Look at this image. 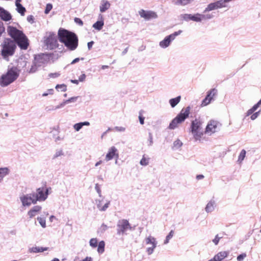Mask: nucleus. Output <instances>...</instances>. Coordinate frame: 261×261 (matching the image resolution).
Segmentation results:
<instances>
[{"instance_id":"obj_31","label":"nucleus","mask_w":261,"mask_h":261,"mask_svg":"<svg viewBox=\"0 0 261 261\" xmlns=\"http://www.w3.org/2000/svg\"><path fill=\"white\" fill-rule=\"evenodd\" d=\"M55 88L57 90L59 91L60 90L62 92H65L67 90V86L64 84H58L56 86Z\"/></svg>"},{"instance_id":"obj_60","label":"nucleus","mask_w":261,"mask_h":261,"mask_svg":"<svg viewBox=\"0 0 261 261\" xmlns=\"http://www.w3.org/2000/svg\"><path fill=\"white\" fill-rule=\"evenodd\" d=\"M48 94L53 95L54 94V90L53 89L48 90Z\"/></svg>"},{"instance_id":"obj_58","label":"nucleus","mask_w":261,"mask_h":261,"mask_svg":"<svg viewBox=\"0 0 261 261\" xmlns=\"http://www.w3.org/2000/svg\"><path fill=\"white\" fill-rule=\"evenodd\" d=\"M212 17H213L212 15L208 14V15H205V18H202V19H211L212 18Z\"/></svg>"},{"instance_id":"obj_48","label":"nucleus","mask_w":261,"mask_h":261,"mask_svg":"<svg viewBox=\"0 0 261 261\" xmlns=\"http://www.w3.org/2000/svg\"><path fill=\"white\" fill-rule=\"evenodd\" d=\"M261 105V101H258L256 104L254 105L251 109H252L253 111L255 112L257 108L259 107V106Z\"/></svg>"},{"instance_id":"obj_2","label":"nucleus","mask_w":261,"mask_h":261,"mask_svg":"<svg viewBox=\"0 0 261 261\" xmlns=\"http://www.w3.org/2000/svg\"><path fill=\"white\" fill-rule=\"evenodd\" d=\"M7 32L21 49L25 50L28 48L29 45L28 39L21 31L15 27L9 26L7 28Z\"/></svg>"},{"instance_id":"obj_17","label":"nucleus","mask_w":261,"mask_h":261,"mask_svg":"<svg viewBox=\"0 0 261 261\" xmlns=\"http://www.w3.org/2000/svg\"><path fill=\"white\" fill-rule=\"evenodd\" d=\"M229 254V252L226 251H220L216 254L214 257L208 261H222L227 257Z\"/></svg>"},{"instance_id":"obj_15","label":"nucleus","mask_w":261,"mask_h":261,"mask_svg":"<svg viewBox=\"0 0 261 261\" xmlns=\"http://www.w3.org/2000/svg\"><path fill=\"white\" fill-rule=\"evenodd\" d=\"M35 195L33 194L32 197L28 195H23L20 197V200L23 206H30L34 201Z\"/></svg>"},{"instance_id":"obj_21","label":"nucleus","mask_w":261,"mask_h":261,"mask_svg":"<svg viewBox=\"0 0 261 261\" xmlns=\"http://www.w3.org/2000/svg\"><path fill=\"white\" fill-rule=\"evenodd\" d=\"M110 7V4L108 1H102V3L100 6V11L101 12H104L106 10L109 9Z\"/></svg>"},{"instance_id":"obj_20","label":"nucleus","mask_w":261,"mask_h":261,"mask_svg":"<svg viewBox=\"0 0 261 261\" xmlns=\"http://www.w3.org/2000/svg\"><path fill=\"white\" fill-rule=\"evenodd\" d=\"M194 0H173L175 5L180 6H185L189 4Z\"/></svg>"},{"instance_id":"obj_36","label":"nucleus","mask_w":261,"mask_h":261,"mask_svg":"<svg viewBox=\"0 0 261 261\" xmlns=\"http://www.w3.org/2000/svg\"><path fill=\"white\" fill-rule=\"evenodd\" d=\"M110 204V202H107L103 206H101L100 204H98L97 205V207L100 211H105L108 207L109 205Z\"/></svg>"},{"instance_id":"obj_6","label":"nucleus","mask_w":261,"mask_h":261,"mask_svg":"<svg viewBox=\"0 0 261 261\" xmlns=\"http://www.w3.org/2000/svg\"><path fill=\"white\" fill-rule=\"evenodd\" d=\"M18 76V73L13 68L9 69L5 74H3L0 80V85L6 86L14 82Z\"/></svg>"},{"instance_id":"obj_5","label":"nucleus","mask_w":261,"mask_h":261,"mask_svg":"<svg viewBox=\"0 0 261 261\" xmlns=\"http://www.w3.org/2000/svg\"><path fill=\"white\" fill-rule=\"evenodd\" d=\"M2 55L4 58L12 56L16 48L15 43L10 39H6L3 44Z\"/></svg>"},{"instance_id":"obj_32","label":"nucleus","mask_w":261,"mask_h":261,"mask_svg":"<svg viewBox=\"0 0 261 261\" xmlns=\"http://www.w3.org/2000/svg\"><path fill=\"white\" fill-rule=\"evenodd\" d=\"M90 246L96 248L98 245V240L96 238H92L89 241Z\"/></svg>"},{"instance_id":"obj_52","label":"nucleus","mask_w":261,"mask_h":261,"mask_svg":"<svg viewBox=\"0 0 261 261\" xmlns=\"http://www.w3.org/2000/svg\"><path fill=\"white\" fill-rule=\"evenodd\" d=\"M95 189H96V191L97 192V193L99 194H100V193H101V190H100V187H99V186L98 184H96L95 185Z\"/></svg>"},{"instance_id":"obj_43","label":"nucleus","mask_w":261,"mask_h":261,"mask_svg":"<svg viewBox=\"0 0 261 261\" xmlns=\"http://www.w3.org/2000/svg\"><path fill=\"white\" fill-rule=\"evenodd\" d=\"M246 256L247 255L245 253H242L241 254L238 256L237 260L242 261Z\"/></svg>"},{"instance_id":"obj_34","label":"nucleus","mask_w":261,"mask_h":261,"mask_svg":"<svg viewBox=\"0 0 261 261\" xmlns=\"http://www.w3.org/2000/svg\"><path fill=\"white\" fill-rule=\"evenodd\" d=\"M174 232L173 230H171L168 235L166 237V239L164 241V244H166L168 243L169 240L173 237Z\"/></svg>"},{"instance_id":"obj_22","label":"nucleus","mask_w":261,"mask_h":261,"mask_svg":"<svg viewBox=\"0 0 261 261\" xmlns=\"http://www.w3.org/2000/svg\"><path fill=\"white\" fill-rule=\"evenodd\" d=\"M202 18H205V15L199 13H196L192 17V20L195 22H200Z\"/></svg>"},{"instance_id":"obj_59","label":"nucleus","mask_w":261,"mask_h":261,"mask_svg":"<svg viewBox=\"0 0 261 261\" xmlns=\"http://www.w3.org/2000/svg\"><path fill=\"white\" fill-rule=\"evenodd\" d=\"M79 60H80V59H79V58H75V59H74V60L72 61L71 64H74V63H76V62H79Z\"/></svg>"},{"instance_id":"obj_19","label":"nucleus","mask_w":261,"mask_h":261,"mask_svg":"<svg viewBox=\"0 0 261 261\" xmlns=\"http://www.w3.org/2000/svg\"><path fill=\"white\" fill-rule=\"evenodd\" d=\"M42 207L39 205L33 206L28 213L30 218H32L35 216L37 213L41 211Z\"/></svg>"},{"instance_id":"obj_64","label":"nucleus","mask_w":261,"mask_h":261,"mask_svg":"<svg viewBox=\"0 0 261 261\" xmlns=\"http://www.w3.org/2000/svg\"><path fill=\"white\" fill-rule=\"evenodd\" d=\"M101 68L102 69H105L106 68H108L109 66L108 65H102Z\"/></svg>"},{"instance_id":"obj_47","label":"nucleus","mask_w":261,"mask_h":261,"mask_svg":"<svg viewBox=\"0 0 261 261\" xmlns=\"http://www.w3.org/2000/svg\"><path fill=\"white\" fill-rule=\"evenodd\" d=\"M5 31V28L4 27L3 22L0 20V36Z\"/></svg>"},{"instance_id":"obj_44","label":"nucleus","mask_w":261,"mask_h":261,"mask_svg":"<svg viewBox=\"0 0 261 261\" xmlns=\"http://www.w3.org/2000/svg\"><path fill=\"white\" fill-rule=\"evenodd\" d=\"M60 75V73L59 72H55V73H50L48 74V76L50 78H57L59 77Z\"/></svg>"},{"instance_id":"obj_63","label":"nucleus","mask_w":261,"mask_h":261,"mask_svg":"<svg viewBox=\"0 0 261 261\" xmlns=\"http://www.w3.org/2000/svg\"><path fill=\"white\" fill-rule=\"evenodd\" d=\"M27 19L29 21H30L31 20H33V16L31 15L29 16L28 17Z\"/></svg>"},{"instance_id":"obj_51","label":"nucleus","mask_w":261,"mask_h":261,"mask_svg":"<svg viewBox=\"0 0 261 261\" xmlns=\"http://www.w3.org/2000/svg\"><path fill=\"white\" fill-rule=\"evenodd\" d=\"M86 78V75L85 74H82L79 78V81L80 82H83Z\"/></svg>"},{"instance_id":"obj_57","label":"nucleus","mask_w":261,"mask_h":261,"mask_svg":"<svg viewBox=\"0 0 261 261\" xmlns=\"http://www.w3.org/2000/svg\"><path fill=\"white\" fill-rule=\"evenodd\" d=\"M204 178V176H203V175H201V174H200V175H197V176H196V178H197V179H198V180L201 179H202V178Z\"/></svg>"},{"instance_id":"obj_1","label":"nucleus","mask_w":261,"mask_h":261,"mask_svg":"<svg viewBox=\"0 0 261 261\" xmlns=\"http://www.w3.org/2000/svg\"><path fill=\"white\" fill-rule=\"evenodd\" d=\"M59 41L70 50H75L78 46V38L76 35L71 32L64 29L58 31Z\"/></svg>"},{"instance_id":"obj_40","label":"nucleus","mask_w":261,"mask_h":261,"mask_svg":"<svg viewBox=\"0 0 261 261\" xmlns=\"http://www.w3.org/2000/svg\"><path fill=\"white\" fill-rule=\"evenodd\" d=\"M223 237V235H222L221 236H219V234H217L215 238L213 240V243L216 245H218L220 239L222 238Z\"/></svg>"},{"instance_id":"obj_3","label":"nucleus","mask_w":261,"mask_h":261,"mask_svg":"<svg viewBox=\"0 0 261 261\" xmlns=\"http://www.w3.org/2000/svg\"><path fill=\"white\" fill-rule=\"evenodd\" d=\"M191 109V108L190 106L182 108L176 117L172 120L169 124V128L174 129L178 126L179 124L184 122L189 117Z\"/></svg>"},{"instance_id":"obj_18","label":"nucleus","mask_w":261,"mask_h":261,"mask_svg":"<svg viewBox=\"0 0 261 261\" xmlns=\"http://www.w3.org/2000/svg\"><path fill=\"white\" fill-rule=\"evenodd\" d=\"M0 17L4 21H9L12 18L11 14L1 7H0Z\"/></svg>"},{"instance_id":"obj_37","label":"nucleus","mask_w":261,"mask_h":261,"mask_svg":"<svg viewBox=\"0 0 261 261\" xmlns=\"http://www.w3.org/2000/svg\"><path fill=\"white\" fill-rule=\"evenodd\" d=\"M37 69V66L36 62H33L31 65V67L29 71V73H34Z\"/></svg>"},{"instance_id":"obj_49","label":"nucleus","mask_w":261,"mask_h":261,"mask_svg":"<svg viewBox=\"0 0 261 261\" xmlns=\"http://www.w3.org/2000/svg\"><path fill=\"white\" fill-rule=\"evenodd\" d=\"M74 21L79 24L80 25H83V21L79 18L75 17L74 18Z\"/></svg>"},{"instance_id":"obj_56","label":"nucleus","mask_w":261,"mask_h":261,"mask_svg":"<svg viewBox=\"0 0 261 261\" xmlns=\"http://www.w3.org/2000/svg\"><path fill=\"white\" fill-rule=\"evenodd\" d=\"M92 258L91 257H86L85 259H83L82 261H92Z\"/></svg>"},{"instance_id":"obj_39","label":"nucleus","mask_w":261,"mask_h":261,"mask_svg":"<svg viewBox=\"0 0 261 261\" xmlns=\"http://www.w3.org/2000/svg\"><path fill=\"white\" fill-rule=\"evenodd\" d=\"M37 220H38L40 224L41 225V226L43 228L46 227V221L45 220L41 217H38L37 218Z\"/></svg>"},{"instance_id":"obj_38","label":"nucleus","mask_w":261,"mask_h":261,"mask_svg":"<svg viewBox=\"0 0 261 261\" xmlns=\"http://www.w3.org/2000/svg\"><path fill=\"white\" fill-rule=\"evenodd\" d=\"M144 111L143 110H141L139 112V119L140 121V123L141 124H143L144 123V117L143 116V113Z\"/></svg>"},{"instance_id":"obj_10","label":"nucleus","mask_w":261,"mask_h":261,"mask_svg":"<svg viewBox=\"0 0 261 261\" xmlns=\"http://www.w3.org/2000/svg\"><path fill=\"white\" fill-rule=\"evenodd\" d=\"M182 32V31L179 30L177 32H175L174 33L166 36L165 39L160 42V45L163 47L165 48L168 47L172 40H173L175 37L179 35Z\"/></svg>"},{"instance_id":"obj_24","label":"nucleus","mask_w":261,"mask_h":261,"mask_svg":"<svg viewBox=\"0 0 261 261\" xmlns=\"http://www.w3.org/2000/svg\"><path fill=\"white\" fill-rule=\"evenodd\" d=\"M15 5L17 7V11L21 15H24L26 11L25 8L21 5L20 3H15Z\"/></svg>"},{"instance_id":"obj_23","label":"nucleus","mask_w":261,"mask_h":261,"mask_svg":"<svg viewBox=\"0 0 261 261\" xmlns=\"http://www.w3.org/2000/svg\"><path fill=\"white\" fill-rule=\"evenodd\" d=\"M181 96H178L175 98L170 99L169 103L172 108L175 107L180 101Z\"/></svg>"},{"instance_id":"obj_45","label":"nucleus","mask_w":261,"mask_h":261,"mask_svg":"<svg viewBox=\"0 0 261 261\" xmlns=\"http://www.w3.org/2000/svg\"><path fill=\"white\" fill-rule=\"evenodd\" d=\"M74 128L76 130V131H79L80 130V129L83 127V125L82 124V122L81 123H76L74 125Z\"/></svg>"},{"instance_id":"obj_54","label":"nucleus","mask_w":261,"mask_h":261,"mask_svg":"<svg viewBox=\"0 0 261 261\" xmlns=\"http://www.w3.org/2000/svg\"><path fill=\"white\" fill-rule=\"evenodd\" d=\"M76 99V97H71L69 98V99L67 100L65 102H73Z\"/></svg>"},{"instance_id":"obj_29","label":"nucleus","mask_w":261,"mask_h":261,"mask_svg":"<svg viewBox=\"0 0 261 261\" xmlns=\"http://www.w3.org/2000/svg\"><path fill=\"white\" fill-rule=\"evenodd\" d=\"M150 158L146 156L145 155H143L142 159L140 162V164L142 166H147L148 165L149 162Z\"/></svg>"},{"instance_id":"obj_33","label":"nucleus","mask_w":261,"mask_h":261,"mask_svg":"<svg viewBox=\"0 0 261 261\" xmlns=\"http://www.w3.org/2000/svg\"><path fill=\"white\" fill-rule=\"evenodd\" d=\"M210 97V94H207L205 98L202 100L201 106L202 107H204L208 105L211 102V100L208 99V97Z\"/></svg>"},{"instance_id":"obj_25","label":"nucleus","mask_w":261,"mask_h":261,"mask_svg":"<svg viewBox=\"0 0 261 261\" xmlns=\"http://www.w3.org/2000/svg\"><path fill=\"white\" fill-rule=\"evenodd\" d=\"M48 250V247H35L31 248V252L34 253L42 252Z\"/></svg>"},{"instance_id":"obj_14","label":"nucleus","mask_w":261,"mask_h":261,"mask_svg":"<svg viewBox=\"0 0 261 261\" xmlns=\"http://www.w3.org/2000/svg\"><path fill=\"white\" fill-rule=\"evenodd\" d=\"M140 16L146 20L156 18L158 17L156 13L152 11H145L141 9L139 11Z\"/></svg>"},{"instance_id":"obj_42","label":"nucleus","mask_w":261,"mask_h":261,"mask_svg":"<svg viewBox=\"0 0 261 261\" xmlns=\"http://www.w3.org/2000/svg\"><path fill=\"white\" fill-rule=\"evenodd\" d=\"M53 8V6L50 4H47L46 6V8L44 11L45 14H48Z\"/></svg>"},{"instance_id":"obj_27","label":"nucleus","mask_w":261,"mask_h":261,"mask_svg":"<svg viewBox=\"0 0 261 261\" xmlns=\"http://www.w3.org/2000/svg\"><path fill=\"white\" fill-rule=\"evenodd\" d=\"M103 25H104V22H103V20L97 21L95 23L93 24V27L94 29L99 31L102 29Z\"/></svg>"},{"instance_id":"obj_16","label":"nucleus","mask_w":261,"mask_h":261,"mask_svg":"<svg viewBox=\"0 0 261 261\" xmlns=\"http://www.w3.org/2000/svg\"><path fill=\"white\" fill-rule=\"evenodd\" d=\"M146 243L147 244H150L152 245L151 247L148 248L147 249L148 254H151L156 246L155 239L154 238L150 236L146 238Z\"/></svg>"},{"instance_id":"obj_30","label":"nucleus","mask_w":261,"mask_h":261,"mask_svg":"<svg viewBox=\"0 0 261 261\" xmlns=\"http://www.w3.org/2000/svg\"><path fill=\"white\" fill-rule=\"evenodd\" d=\"M217 92V90L215 88L212 89L208 91L207 93V94H210V97H208V99L211 101L213 99L214 96L216 95Z\"/></svg>"},{"instance_id":"obj_28","label":"nucleus","mask_w":261,"mask_h":261,"mask_svg":"<svg viewBox=\"0 0 261 261\" xmlns=\"http://www.w3.org/2000/svg\"><path fill=\"white\" fill-rule=\"evenodd\" d=\"M97 251L99 253H102L105 251V243L103 241H101L98 244Z\"/></svg>"},{"instance_id":"obj_53","label":"nucleus","mask_w":261,"mask_h":261,"mask_svg":"<svg viewBox=\"0 0 261 261\" xmlns=\"http://www.w3.org/2000/svg\"><path fill=\"white\" fill-rule=\"evenodd\" d=\"M254 112L253 111L252 109L251 108L250 109L248 110L246 113V116H248L251 114H252Z\"/></svg>"},{"instance_id":"obj_26","label":"nucleus","mask_w":261,"mask_h":261,"mask_svg":"<svg viewBox=\"0 0 261 261\" xmlns=\"http://www.w3.org/2000/svg\"><path fill=\"white\" fill-rule=\"evenodd\" d=\"M215 204L214 201H210L205 207V211L208 213L213 211L214 208Z\"/></svg>"},{"instance_id":"obj_8","label":"nucleus","mask_w":261,"mask_h":261,"mask_svg":"<svg viewBox=\"0 0 261 261\" xmlns=\"http://www.w3.org/2000/svg\"><path fill=\"white\" fill-rule=\"evenodd\" d=\"M220 125L221 124L218 121L211 120L206 126L205 134L211 135L218 132Z\"/></svg>"},{"instance_id":"obj_9","label":"nucleus","mask_w":261,"mask_h":261,"mask_svg":"<svg viewBox=\"0 0 261 261\" xmlns=\"http://www.w3.org/2000/svg\"><path fill=\"white\" fill-rule=\"evenodd\" d=\"M117 232L120 234H123L127 230H132V227L128 222V221L126 219H122L119 220L117 224Z\"/></svg>"},{"instance_id":"obj_62","label":"nucleus","mask_w":261,"mask_h":261,"mask_svg":"<svg viewBox=\"0 0 261 261\" xmlns=\"http://www.w3.org/2000/svg\"><path fill=\"white\" fill-rule=\"evenodd\" d=\"M79 80H71V82L72 83H74V84H78L79 83Z\"/></svg>"},{"instance_id":"obj_12","label":"nucleus","mask_w":261,"mask_h":261,"mask_svg":"<svg viewBox=\"0 0 261 261\" xmlns=\"http://www.w3.org/2000/svg\"><path fill=\"white\" fill-rule=\"evenodd\" d=\"M119 152L118 149L115 147L112 146L109 148L108 153L106 155L105 160L106 161H109L113 159H115L117 161L119 158Z\"/></svg>"},{"instance_id":"obj_55","label":"nucleus","mask_w":261,"mask_h":261,"mask_svg":"<svg viewBox=\"0 0 261 261\" xmlns=\"http://www.w3.org/2000/svg\"><path fill=\"white\" fill-rule=\"evenodd\" d=\"M93 43V41H91L88 43V47L89 49H90L92 47Z\"/></svg>"},{"instance_id":"obj_4","label":"nucleus","mask_w":261,"mask_h":261,"mask_svg":"<svg viewBox=\"0 0 261 261\" xmlns=\"http://www.w3.org/2000/svg\"><path fill=\"white\" fill-rule=\"evenodd\" d=\"M202 122L199 119H195L192 121L190 131L195 140H200L203 135L202 129Z\"/></svg>"},{"instance_id":"obj_13","label":"nucleus","mask_w":261,"mask_h":261,"mask_svg":"<svg viewBox=\"0 0 261 261\" xmlns=\"http://www.w3.org/2000/svg\"><path fill=\"white\" fill-rule=\"evenodd\" d=\"M225 7V5L224 3L223 0H220L214 3H210L205 8L204 12L210 11Z\"/></svg>"},{"instance_id":"obj_41","label":"nucleus","mask_w":261,"mask_h":261,"mask_svg":"<svg viewBox=\"0 0 261 261\" xmlns=\"http://www.w3.org/2000/svg\"><path fill=\"white\" fill-rule=\"evenodd\" d=\"M181 17L183 18V19L188 21L190 20H192V15L189 14H185L182 15Z\"/></svg>"},{"instance_id":"obj_50","label":"nucleus","mask_w":261,"mask_h":261,"mask_svg":"<svg viewBox=\"0 0 261 261\" xmlns=\"http://www.w3.org/2000/svg\"><path fill=\"white\" fill-rule=\"evenodd\" d=\"M259 112H255V113H253L251 116V119L253 120L255 119L258 116Z\"/></svg>"},{"instance_id":"obj_61","label":"nucleus","mask_w":261,"mask_h":261,"mask_svg":"<svg viewBox=\"0 0 261 261\" xmlns=\"http://www.w3.org/2000/svg\"><path fill=\"white\" fill-rule=\"evenodd\" d=\"M82 124L83 125V126L84 125H90V123L89 122H82Z\"/></svg>"},{"instance_id":"obj_11","label":"nucleus","mask_w":261,"mask_h":261,"mask_svg":"<svg viewBox=\"0 0 261 261\" xmlns=\"http://www.w3.org/2000/svg\"><path fill=\"white\" fill-rule=\"evenodd\" d=\"M45 44L50 49H54L58 47V40L55 34H50L45 40Z\"/></svg>"},{"instance_id":"obj_46","label":"nucleus","mask_w":261,"mask_h":261,"mask_svg":"<svg viewBox=\"0 0 261 261\" xmlns=\"http://www.w3.org/2000/svg\"><path fill=\"white\" fill-rule=\"evenodd\" d=\"M173 145L176 148L180 147L182 145V142L180 140H177L174 142Z\"/></svg>"},{"instance_id":"obj_35","label":"nucleus","mask_w":261,"mask_h":261,"mask_svg":"<svg viewBox=\"0 0 261 261\" xmlns=\"http://www.w3.org/2000/svg\"><path fill=\"white\" fill-rule=\"evenodd\" d=\"M246 155V151L244 149H243L239 156L238 161L240 163L242 162V161L244 159Z\"/></svg>"},{"instance_id":"obj_7","label":"nucleus","mask_w":261,"mask_h":261,"mask_svg":"<svg viewBox=\"0 0 261 261\" xmlns=\"http://www.w3.org/2000/svg\"><path fill=\"white\" fill-rule=\"evenodd\" d=\"M34 194L35 195V199H34V201H33V204H36L37 201H44L47 198L48 196V189L46 187L38 188L36 193Z\"/></svg>"}]
</instances>
